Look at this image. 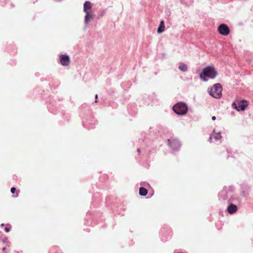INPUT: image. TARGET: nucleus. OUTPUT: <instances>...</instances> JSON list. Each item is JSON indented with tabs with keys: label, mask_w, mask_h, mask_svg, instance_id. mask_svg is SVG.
<instances>
[{
	"label": "nucleus",
	"mask_w": 253,
	"mask_h": 253,
	"mask_svg": "<svg viewBox=\"0 0 253 253\" xmlns=\"http://www.w3.org/2000/svg\"><path fill=\"white\" fill-rule=\"evenodd\" d=\"M173 111L178 115H185L188 112V108L186 103L180 102L173 106Z\"/></svg>",
	"instance_id": "nucleus-1"
},
{
	"label": "nucleus",
	"mask_w": 253,
	"mask_h": 253,
	"mask_svg": "<svg viewBox=\"0 0 253 253\" xmlns=\"http://www.w3.org/2000/svg\"><path fill=\"white\" fill-rule=\"evenodd\" d=\"M222 86L219 84H214L208 89L210 95L216 98H220L221 96Z\"/></svg>",
	"instance_id": "nucleus-2"
},
{
	"label": "nucleus",
	"mask_w": 253,
	"mask_h": 253,
	"mask_svg": "<svg viewBox=\"0 0 253 253\" xmlns=\"http://www.w3.org/2000/svg\"><path fill=\"white\" fill-rule=\"evenodd\" d=\"M203 74L204 76L208 77L211 79H214L217 75V72L212 66H209L203 69Z\"/></svg>",
	"instance_id": "nucleus-3"
},
{
	"label": "nucleus",
	"mask_w": 253,
	"mask_h": 253,
	"mask_svg": "<svg viewBox=\"0 0 253 253\" xmlns=\"http://www.w3.org/2000/svg\"><path fill=\"white\" fill-rule=\"evenodd\" d=\"M84 11L86 13L85 16H92L93 13L92 4L91 2L86 1L84 4Z\"/></svg>",
	"instance_id": "nucleus-4"
},
{
	"label": "nucleus",
	"mask_w": 253,
	"mask_h": 253,
	"mask_svg": "<svg viewBox=\"0 0 253 253\" xmlns=\"http://www.w3.org/2000/svg\"><path fill=\"white\" fill-rule=\"evenodd\" d=\"M244 100L239 101L237 102H233L232 104V107L236 109L237 111L245 110L247 106V104L244 103Z\"/></svg>",
	"instance_id": "nucleus-5"
},
{
	"label": "nucleus",
	"mask_w": 253,
	"mask_h": 253,
	"mask_svg": "<svg viewBox=\"0 0 253 253\" xmlns=\"http://www.w3.org/2000/svg\"><path fill=\"white\" fill-rule=\"evenodd\" d=\"M170 147L173 150H178L180 147V143L176 138H171L168 139Z\"/></svg>",
	"instance_id": "nucleus-6"
},
{
	"label": "nucleus",
	"mask_w": 253,
	"mask_h": 253,
	"mask_svg": "<svg viewBox=\"0 0 253 253\" xmlns=\"http://www.w3.org/2000/svg\"><path fill=\"white\" fill-rule=\"evenodd\" d=\"M60 64L64 66H67L69 65L70 60V57L67 54H61L59 57Z\"/></svg>",
	"instance_id": "nucleus-7"
},
{
	"label": "nucleus",
	"mask_w": 253,
	"mask_h": 253,
	"mask_svg": "<svg viewBox=\"0 0 253 253\" xmlns=\"http://www.w3.org/2000/svg\"><path fill=\"white\" fill-rule=\"evenodd\" d=\"M218 31L221 35L223 36H227L230 33L228 27L224 24H220L218 26Z\"/></svg>",
	"instance_id": "nucleus-8"
},
{
	"label": "nucleus",
	"mask_w": 253,
	"mask_h": 253,
	"mask_svg": "<svg viewBox=\"0 0 253 253\" xmlns=\"http://www.w3.org/2000/svg\"><path fill=\"white\" fill-rule=\"evenodd\" d=\"M229 193H227L226 191V190H222L219 193V197L222 198L223 200H228L229 201H233V198H232V199H228L227 194H229Z\"/></svg>",
	"instance_id": "nucleus-9"
},
{
	"label": "nucleus",
	"mask_w": 253,
	"mask_h": 253,
	"mask_svg": "<svg viewBox=\"0 0 253 253\" xmlns=\"http://www.w3.org/2000/svg\"><path fill=\"white\" fill-rule=\"evenodd\" d=\"M227 211L230 214H233L237 211V207L234 204H230L227 209Z\"/></svg>",
	"instance_id": "nucleus-10"
},
{
	"label": "nucleus",
	"mask_w": 253,
	"mask_h": 253,
	"mask_svg": "<svg viewBox=\"0 0 253 253\" xmlns=\"http://www.w3.org/2000/svg\"><path fill=\"white\" fill-rule=\"evenodd\" d=\"M165 25L164 24V21L163 20H162L160 22V25L157 29V33L158 34H161L163 32H164L165 31Z\"/></svg>",
	"instance_id": "nucleus-11"
},
{
	"label": "nucleus",
	"mask_w": 253,
	"mask_h": 253,
	"mask_svg": "<svg viewBox=\"0 0 253 253\" xmlns=\"http://www.w3.org/2000/svg\"><path fill=\"white\" fill-rule=\"evenodd\" d=\"M221 135L220 132H219L217 133H215L213 135H211L210 137V140H212V139H214L215 141H217L220 140L221 138Z\"/></svg>",
	"instance_id": "nucleus-12"
},
{
	"label": "nucleus",
	"mask_w": 253,
	"mask_h": 253,
	"mask_svg": "<svg viewBox=\"0 0 253 253\" xmlns=\"http://www.w3.org/2000/svg\"><path fill=\"white\" fill-rule=\"evenodd\" d=\"M178 69L182 72H186L188 70V67L186 64L181 62L179 64Z\"/></svg>",
	"instance_id": "nucleus-13"
},
{
	"label": "nucleus",
	"mask_w": 253,
	"mask_h": 253,
	"mask_svg": "<svg viewBox=\"0 0 253 253\" xmlns=\"http://www.w3.org/2000/svg\"><path fill=\"white\" fill-rule=\"evenodd\" d=\"M93 20V17H85L84 23L85 27L87 26Z\"/></svg>",
	"instance_id": "nucleus-14"
},
{
	"label": "nucleus",
	"mask_w": 253,
	"mask_h": 253,
	"mask_svg": "<svg viewBox=\"0 0 253 253\" xmlns=\"http://www.w3.org/2000/svg\"><path fill=\"white\" fill-rule=\"evenodd\" d=\"M139 194L141 196H146L148 193V191L146 189L143 188V187H140L139 188Z\"/></svg>",
	"instance_id": "nucleus-15"
},
{
	"label": "nucleus",
	"mask_w": 253,
	"mask_h": 253,
	"mask_svg": "<svg viewBox=\"0 0 253 253\" xmlns=\"http://www.w3.org/2000/svg\"><path fill=\"white\" fill-rule=\"evenodd\" d=\"M204 75L203 74V72L200 74V78L203 80L205 82H207L208 81V80L205 78L206 77L204 76Z\"/></svg>",
	"instance_id": "nucleus-16"
},
{
	"label": "nucleus",
	"mask_w": 253,
	"mask_h": 253,
	"mask_svg": "<svg viewBox=\"0 0 253 253\" xmlns=\"http://www.w3.org/2000/svg\"><path fill=\"white\" fill-rule=\"evenodd\" d=\"M10 191L12 194H14L16 191V188L15 187H12Z\"/></svg>",
	"instance_id": "nucleus-17"
},
{
	"label": "nucleus",
	"mask_w": 253,
	"mask_h": 253,
	"mask_svg": "<svg viewBox=\"0 0 253 253\" xmlns=\"http://www.w3.org/2000/svg\"><path fill=\"white\" fill-rule=\"evenodd\" d=\"M4 231L6 232H8L9 231V229L7 227H5V229H4Z\"/></svg>",
	"instance_id": "nucleus-18"
},
{
	"label": "nucleus",
	"mask_w": 253,
	"mask_h": 253,
	"mask_svg": "<svg viewBox=\"0 0 253 253\" xmlns=\"http://www.w3.org/2000/svg\"><path fill=\"white\" fill-rule=\"evenodd\" d=\"M95 97V99H96V100L95 101V102L96 103L97 102V97H98V95L96 94Z\"/></svg>",
	"instance_id": "nucleus-19"
},
{
	"label": "nucleus",
	"mask_w": 253,
	"mask_h": 253,
	"mask_svg": "<svg viewBox=\"0 0 253 253\" xmlns=\"http://www.w3.org/2000/svg\"><path fill=\"white\" fill-rule=\"evenodd\" d=\"M211 119L212 120L214 121L216 119V117L215 116H212Z\"/></svg>",
	"instance_id": "nucleus-20"
},
{
	"label": "nucleus",
	"mask_w": 253,
	"mask_h": 253,
	"mask_svg": "<svg viewBox=\"0 0 253 253\" xmlns=\"http://www.w3.org/2000/svg\"><path fill=\"white\" fill-rule=\"evenodd\" d=\"M55 0V1H61L62 0Z\"/></svg>",
	"instance_id": "nucleus-21"
},
{
	"label": "nucleus",
	"mask_w": 253,
	"mask_h": 253,
	"mask_svg": "<svg viewBox=\"0 0 253 253\" xmlns=\"http://www.w3.org/2000/svg\"><path fill=\"white\" fill-rule=\"evenodd\" d=\"M5 249H6V248H5V247H4V248H3L2 250H3V251H4Z\"/></svg>",
	"instance_id": "nucleus-22"
},
{
	"label": "nucleus",
	"mask_w": 253,
	"mask_h": 253,
	"mask_svg": "<svg viewBox=\"0 0 253 253\" xmlns=\"http://www.w3.org/2000/svg\"><path fill=\"white\" fill-rule=\"evenodd\" d=\"M1 226H4V223H2V224H1Z\"/></svg>",
	"instance_id": "nucleus-23"
}]
</instances>
